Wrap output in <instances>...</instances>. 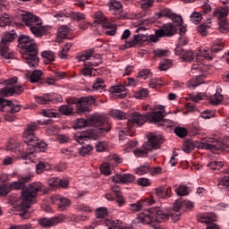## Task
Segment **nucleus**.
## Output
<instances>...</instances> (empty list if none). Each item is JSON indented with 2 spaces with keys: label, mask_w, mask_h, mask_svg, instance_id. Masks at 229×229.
<instances>
[{
  "label": "nucleus",
  "mask_w": 229,
  "mask_h": 229,
  "mask_svg": "<svg viewBox=\"0 0 229 229\" xmlns=\"http://www.w3.org/2000/svg\"><path fill=\"white\" fill-rule=\"evenodd\" d=\"M148 96H149V91L146 89H141L135 93L134 98L136 99H145Z\"/></svg>",
  "instance_id": "44"
},
{
  "label": "nucleus",
  "mask_w": 229,
  "mask_h": 229,
  "mask_svg": "<svg viewBox=\"0 0 229 229\" xmlns=\"http://www.w3.org/2000/svg\"><path fill=\"white\" fill-rule=\"evenodd\" d=\"M92 89L97 92H105V90H106V84L103 79L97 78L92 85Z\"/></svg>",
  "instance_id": "29"
},
{
  "label": "nucleus",
  "mask_w": 229,
  "mask_h": 229,
  "mask_svg": "<svg viewBox=\"0 0 229 229\" xmlns=\"http://www.w3.org/2000/svg\"><path fill=\"white\" fill-rule=\"evenodd\" d=\"M174 132L177 137H180L181 139H183V137H187V129L183 127H175Z\"/></svg>",
  "instance_id": "47"
},
{
  "label": "nucleus",
  "mask_w": 229,
  "mask_h": 229,
  "mask_svg": "<svg viewBox=\"0 0 229 229\" xmlns=\"http://www.w3.org/2000/svg\"><path fill=\"white\" fill-rule=\"evenodd\" d=\"M17 34L15 31L4 32L0 41V56L4 60H11L13 58V54L10 50V44L15 40Z\"/></svg>",
  "instance_id": "5"
},
{
  "label": "nucleus",
  "mask_w": 229,
  "mask_h": 229,
  "mask_svg": "<svg viewBox=\"0 0 229 229\" xmlns=\"http://www.w3.org/2000/svg\"><path fill=\"white\" fill-rule=\"evenodd\" d=\"M47 183L49 187H52V189H56L60 185V178L58 177H52L48 179Z\"/></svg>",
  "instance_id": "51"
},
{
  "label": "nucleus",
  "mask_w": 229,
  "mask_h": 229,
  "mask_svg": "<svg viewBox=\"0 0 229 229\" xmlns=\"http://www.w3.org/2000/svg\"><path fill=\"white\" fill-rule=\"evenodd\" d=\"M175 192L177 196H187L189 194V191L187 190V186L180 185L176 190Z\"/></svg>",
  "instance_id": "57"
},
{
  "label": "nucleus",
  "mask_w": 229,
  "mask_h": 229,
  "mask_svg": "<svg viewBox=\"0 0 229 229\" xmlns=\"http://www.w3.org/2000/svg\"><path fill=\"white\" fill-rule=\"evenodd\" d=\"M24 142L27 146L35 147L37 141L38 140V137L35 135V133H23Z\"/></svg>",
  "instance_id": "28"
},
{
  "label": "nucleus",
  "mask_w": 229,
  "mask_h": 229,
  "mask_svg": "<svg viewBox=\"0 0 229 229\" xmlns=\"http://www.w3.org/2000/svg\"><path fill=\"white\" fill-rule=\"evenodd\" d=\"M47 169H49V167L46 164H44V162H39L36 165V171L38 174H42V173H44V171H47Z\"/></svg>",
  "instance_id": "59"
},
{
  "label": "nucleus",
  "mask_w": 229,
  "mask_h": 229,
  "mask_svg": "<svg viewBox=\"0 0 229 229\" xmlns=\"http://www.w3.org/2000/svg\"><path fill=\"white\" fill-rule=\"evenodd\" d=\"M59 112L64 115H71L72 114V107L71 106H62L59 107Z\"/></svg>",
  "instance_id": "60"
},
{
  "label": "nucleus",
  "mask_w": 229,
  "mask_h": 229,
  "mask_svg": "<svg viewBox=\"0 0 229 229\" xmlns=\"http://www.w3.org/2000/svg\"><path fill=\"white\" fill-rule=\"evenodd\" d=\"M50 203L56 205L58 210L64 212L71 207V199L63 197L62 195H53L50 199Z\"/></svg>",
  "instance_id": "16"
},
{
  "label": "nucleus",
  "mask_w": 229,
  "mask_h": 229,
  "mask_svg": "<svg viewBox=\"0 0 229 229\" xmlns=\"http://www.w3.org/2000/svg\"><path fill=\"white\" fill-rule=\"evenodd\" d=\"M109 92L111 94H115L116 98H119L120 99H124L128 95V90H126L124 86H113L109 89Z\"/></svg>",
  "instance_id": "26"
},
{
  "label": "nucleus",
  "mask_w": 229,
  "mask_h": 229,
  "mask_svg": "<svg viewBox=\"0 0 229 229\" xmlns=\"http://www.w3.org/2000/svg\"><path fill=\"white\" fill-rule=\"evenodd\" d=\"M199 221L200 223H206L207 227L206 229H219V225L217 224L214 223V221H217V216L214 213H208L206 215H203Z\"/></svg>",
  "instance_id": "19"
},
{
  "label": "nucleus",
  "mask_w": 229,
  "mask_h": 229,
  "mask_svg": "<svg viewBox=\"0 0 229 229\" xmlns=\"http://www.w3.org/2000/svg\"><path fill=\"white\" fill-rule=\"evenodd\" d=\"M173 67V60L163 59L159 64V71H167Z\"/></svg>",
  "instance_id": "37"
},
{
  "label": "nucleus",
  "mask_w": 229,
  "mask_h": 229,
  "mask_svg": "<svg viewBox=\"0 0 229 229\" xmlns=\"http://www.w3.org/2000/svg\"><path fill=\"white\" fill-rule=\"evenodd\" d=\"M200 148L202 149H209L210 151H216V149H220V151H225L228 153L229 151V145L226 143H222L219 145L217 140L214 138H208L205 141L200 143Z\"/></svg>",
  "instance_id": "12"
},
{
  "label": "nucleus",
  "mask_w": 229,
  "mask_h": 229,
  "mask_svg": "<svg viewBox=\"0 0 229 229\" xmlns=\"http://www.w3.org/2000/svg\"><path fill=\"white\" fill-rule=\"evenodd\" d=\"M159 126H163V128H174V126H176V122L173 120L163 119L161 125Z\"/></svg>",
  "instance_id": "56"
},
{
  "label": "nucleus",
  "mask_w": 229,
  "mask_h": 229,
  "mask_svg": "<svg viewBox=\"0 0 229 229\" xmlns=\"http://www.w3.org/2000/svg\"><path fill=\"white\" fill-rule=\"evenodd\" d=\"M215 17H218L220 22H226V16L228 15V9L219 8L216 9L213 13Z\"/></svg>",
  "instance_id": "30"
},
{
  "label": "nucleus",
  "mask_w": 229,
  "mask_h": 229,
  "mask_svg": "<svg viewBox=\"0 0 229 229\" xmlns=\"http://www.w3.org/2000/svg\"><path fill=\"white\" fill-rule=\"evenodd\" d=\"M64 221H65V217H64V216H59L51 218H41L39 220V225L44 227L55 226V225H60V223H64Z\"/></svg>",
  "instance_id": "22"
},
{
  "label": "nucleus",
  "mask_w": 229,
  "mask_h": 229,
  "mask_svg": "<svg viewBox=\"0 0 229 229\" xmlns=\"http://www.w3.org/2000/svg\"><path fill=\"white\" fill-rule=\"evenodd\" d=\"M154 55L158 58H162V56H169V55H171V52L166 49H156L154 50Z\"/></svg>",
  "instance_id": "52"
},
{
  "label": "nucleus",
  "mask_w": 229,
  "mask_h": 229,
  "mask_svg": "<svg viewBox=\"0 0 229 229\" xmlns=\"http://www.w3.org/2000/svg\"><path fill=\"white\" fill-rule=\"evenodd\" d=\"M108 216V209L106 208H98L96 209V217L97 220L103 219V217H106Z\"/></svg>",
  "instance_id": "42"
},
{
  "label": "nucleus",
  "mask_w": 229,
  "mask_h": 229,
  "mask_svg": "<svg viewBox=\"0 0 229 229\" xmlns=\"http://www.w3.org/2000/svg\"><path fill=\"white\" fill-rule=\"evenodd\" d=\"M135 174H139L141 176L142 174H148L149 173V164L145 163L144 165H140L134 169Z\"/></svg>",
  "instance_id": "36"
},
{
  "label": "nucleus",
  "mask_w": 229,
  "mask_h": 229,
  "mask_svg": "<svg viewBox=\"0 0 229 229\" xmlns=\"http://www.w3.org/2000/svg\"><path fill=\"white\" fill-rule=\"evenodd\" d=\"M170 19L174 22V24H175L176 26H182V24H183V20L182 19V16H180L174 13H173Z\"/></svg>",
  "instance_id": "50"
},
{
  "label": "nucleus",
  "mask_w": 229,
  "mask_h": 229,
  "mask_svg": "<svg viewBox=\"0 0 229 229\" xmlns=\"http://www.w3.org/2000/svg\"><path fill=\"white\" fill-rule=\"evenodd\" d=\"M191 72L195 74V77L188 81L187 87L188 89H196V87H199L201 83H203V78H206L207 75L201 72V66L199 64H193L191 66Z\"/></svg>",
  "instance_id": "11"
},
{
  "label": "nucleus",
  "mask_w": 229,
  "mask_h": 229,
  "mask_svg": "<svg viewBox=\"0 0 229 229\" xmlns=\"http://www.w3.org/2000/svg\"><path fill=\"white\" fill-rule=\"evenodd\" d=\"M71 29L67 27V25H62L57 30V42L61 44L64 38H67V35H69Z\"/></svg>",
  "instance_id": "27"
},
{
  "label": "nucleus",
  "mask_w": 229,
  "mask_h": 229,
  "mask_svg": "<svg viewBox=\"0 0 229 229\" xmlns=\"http://www.w3.org/2000/svg\"><path fill=\"white\" fill-rule=\"evenodd\" d=\"M70 19H72V21H83L85 20V14L81 13H72L70 12Z\"/></svg>",
  "instance_id": "54"
},
{
  "label": "nucleus",
  "mask_w": 229,
  "mask_h": 229,
  "mask_svg": "<svg viewBox=\"0 0 229 229\" xmlns=\"http://www.w3.org/2000/svg\"><path fill=\"white\" fill-rule=\"evenodd\" d=\"M176 30H174V27L171 23H166L163 25L162 29L156 30V35L157 37H173Z\"/></svg>",
  "instance_id": "24"
},
{
  "label": "nucleus",
  "mask_w": 229,
  "mask_h": 229,
  "mask_svg": "<svg viewBox=\"0 0 229 229\" xmlns=\"http://www.w3.org/2000/svg\"><path fill=\"white\" fill-rule=\"evenodd\" d=\"M121 220H108L106 222L107 229H130V227L123 226Z\"/></svg>",
  "instance_id": "31"
},
{
  "label": "nucleus",
  "mask_w": 229,
  "mask_h": 229,
  "mask_svg": "<svg viewBox=\"0 0 229 229\" xmlns=\"http://www.w3.org/2000/svg\"><path fill=\"white\" fill-rule=\"evenodd\" d=\"M36 103L39 105H47L50 102L49 94H46L41 97H35Z\"/></svg>",
  "instance_id": "46"
},
{
  "label": "nucleus",
  "mask_w": 229,
  "mask_h": 229,
  "mask_svg": "<svg viewBox=\"0 0 229 229\" xmlns=\"http://www.w3.org/2000/svg\"><path fill=\"white\" fill-rule=\"evenodd\" d=\"M151 76V72L149 70L145 69L139 72L137 78H140L141 80H148Z\"/></svg>",
  "instance_id": "61"
},
{
  "label": "nucleus",
  "mask_w": 229,
  "mask_h": 229,
  "mask_svg": "<svg viewBox=\"0 0 229 229\" xmlns=\"http://www.w3.org/2000/svg\"><path fill=\"white\" fill-rule=\"evenodd\" d=\"M202 19V16L199 14V13H192L190 16V21L193 23V24H198Z\"/></svg>",
  "instance_id": "53"
},
{
  "label": "nucleus",
  "mask_w": 229,
  "mask_h": 229,
  "mask_svg": "<svg viewBox=\"0 0 229 229\" xmlns=\"http://www.w3.org/2000/svg\"><path fill=\"white\" fill-rule=\"evenodd\" d=\"M12 21H10V14L4 13L0 14V28L10 26Z\"/></svg>",
  "instance_id": "35"
},
{
  "label": "nucleus",
  "mask_w": 229,
  "mask_h": 229,
  "mask_svg": "<svg viewBox=\"0 0 229 229\" xmlns=\"http://www.w3.org/2000/svg\"><path fill=\"white\" fill-rule=\"evenodd\" d=\"M40 78H42V71L35 70L30 77V83H37L40 81Z\"/></svg>",
  "instance_id": "41"
},
{
  "label": "nucleus",
  "mask_w": 229,
  "mask_h": 229,
  "mask_svg": "<svg viewBox=\"0 0 229 229\" xmlns=\"http://www.w3.org/2000/svg\"><path fill=\"white\" fill-rule=\"evenodd\" d=\"M100 173L102 174H105L106 176H109V174H112V170H110V165L104 164L100 166Z\"/></svg>",
  "instance_id": "62"
},
{
  "label": "nucleus",
  "mask_w": 229,
  "mask_h": 229,
  "mask_svg": "<svg viewBox=\"0 0 229 229\" xmlns=\"http://www.w3.org/2000/svg\"><path fill=\"white\" fill-rule=\"evenodd\" d=\"M209 101L211 105H219V102L223 101V95L217 93V90H216V93L209 97Z\"/></svg>",
  "instance_id": "43"
},
{
  "label": "nucleus",
  "mask_w": 229,
  "mask_h": 229,
  "mask_svg": "<svg viewBox=\"0 0 229 229\" xmlns=\"http://www.w3.org/2000/svg\"><path fill=\"white\" fill-rule=\"evenodd\" d=\"M20 17L21 22H23L25 26H28L34 37L37 38H42V37H44V33L42 32L44 31V26H42V20L38 16L30 12L21 11Z\"/></svg>",
  "instance_id": "4"
},
{
  "label": "nucleus",
  "mask_w": 229,
  "mask_h": 229,
  "mask_svg": "<svg viewBox=\"0 0 229 229\" xmlns=\"http://www.w3.org/2000/svg\"><path fill=\"white\" fill-rule=\"evenodd\" d=\"M54 17H55V19H57V21H65V19H69L70 18V12H68L65 9H64L63 11L57 12L54 15Z\"/></svg>",
  "instance_id": "39"
},
{
  "label": "nucleus",
  "mask_w": 229,
  "mask_h": 229,
  "mask_svg": "<svg viewBox=\"0 0 229 229\" xmlns=\"http://www.w3.org/2000/svg\"><path fill=\"white\" fill-rule=\"evenodd\" d=\"M90 138L83 133H77L74 136V140H76V142H79V144H85V142H87V140H89Z\"/></svg>",
  "instance_id": "45"
},
{
  "label": "nucleus",
  "mask_w": 229,
  "mask_h": 229,
  "mask_svg": "<svg viewBox=\"0 0 229 229\" xmlns=\"http://www.w3.org/2000/svg\"><path fill=\"white\" fill-rule=\"evenodd\" d=\"M42 58H45V64H51V62H55V58L56 56L55 55V52L51 50H47L41 53Z\"/></svg>",
  "instance_id": "32"
},
{
  "label": "nucleus",
  "mask_w": 229,
  "mask_h": 229,
  "mask_svg": "<svg viewBox=\"0 0 229 229\" xmlns=\"http://www.w3.org/2000/svg\"><path fill=\"white\" fill-rule=\"evenodd\" d=\"M71 47H72V43H66L64 46L59 54V58H61V60H67V53H69V49H71Z\"/></svg>",
  "instance_id": "40"
},
{
  "label": "nucleus",
  "mask_w": 229,
  "mask_h": 229,
  "mask_svg": "<svg viewBox=\"0 0 229 229\" xmlns=\"http://www.w3.org/2000/svg\"><path fill=\"white\" fill-rule=\"evenodd\" d=\"M94 55V49H89L84 52L83 55H81L79 57V62H86L85 65L86 67H98L101 64V55H97L95 56H92ZM98 60V61H92V62H87L88 60Z\"/></svg>",
  "instance_id": "13"
},
{
  "label": "nucleus",
  "mask_w": 229,
  "mask_h": 229,
  "mask_svg": "<svg viewBox=\"0 0 229 229\" xmlns=\"http://www.w3.org/2000/svg\"><path fill=\"white\" fill-rule=\"evenodd\" d=\"M94 103H96V99L92 96L80 98L76 102L77 113L90 112V105H94Z\"/></svg>",
  "instance_id": "14"
},
{
  "label": "nucleus",
  "mask_w": 229,
  "mask_h": 229,
  "mask_svg": "<svg viewBox=\"0 0 229 229\" xmlns=\"http://www.w3.org/2000/svg\"><path fill=\"white\" fill-rule=\"evenodd\" d=\"M107 6L112 15H121L123 13V4L119 1H111L107 3Z\"/></svg>",
  "instance_id": "25"
},
{
  "label": "nucleus",
  "mask_w": 229,
  "mask_h": 229,
  "mask_svg": "<svg viewBox=\"0 0 229 229\" xmlns=\"http://www.w3.org/2000/svg\"><path fill=\"white\" fill-rule=\"evenodd\" d=\"M224 47L225 46L223 43H215L211 46V48L205 47L199 50V52L197 54V58H204V60L210 62L214 59V54L223 51Z\"/></svg>",
  "instance_id": "10"
},
{
  "label": "nucleus",
  "mask_w": 229,
  "mask_h": 229,
  "mask_svg": "<svg viewBox=\"0 0 229 229\" xmlns=\"http://www.w3.org/2000/svg\"><path fill=\"white\" fill-rule=\"evenodd\" d=\"M38 130V127L37 126V123H31L28 124L27 128H25L23 133H33V131H37Z\"/></svg>",
  "instance_id": "63"
},
{
  "label": "nucleus",
  "mask_w": 229,
  "mask_h": 229,
  "mask_svg": "<svg viewBox=\"0 0 229 229\" xmlns=\"http://www.w3.org/2000/svg\"><path fill=\"white\" fill-rule=\"evenodd\" d=\"M92 149V146L87 144L86 146L81 147L79 152L81 157H86V155H89V153L91 152Z\"/></svg>",
  "instance_id": "55"
},
{
  "label": "nucleus",
  "mask_w": 229,
  "mask_h": 229,
  "mask_svg": "<svg viewBox=\"0 0 229 229\" xmlns=\"http://www.w3.org/2000/svg\"><path fill=\"white\" fill-rule=\"evenodd\" d=\"M89 120L87 121L83 118H78L73 124V128L74 130H81V128H85V126H89Z\"/></svg>",
  "instance_id": "38"
},
{
  "label": "nucleus",
  "mask_w": 229,
  "mask_h": 229,
  "mask_svg": "<svg viewBox=\"0 0 229 229\" xmlns=\"http://www.w3.org/2000/svg\"><path fill=\"white\" fill-rule=\"evenodd\" d=\"M155 201L151 199H145L141 200H138L134 203L129 204V210L131 212H139L142 210L145 207H149V205H153Z\"/></svg>",
  "instance_id": "20"
},
{
  "label": "nucleus",
  "mask_w": 229,
  "mask_h": 229,
  "mask_svg": "<svg viewBox=\"0 0 229 229\" xmlns=\"http://www.w3.org/2000/svg\"><path fill=\"white\" fill-rule=\"evenodd\" d=\"M142 31H148V29L143 26H136L134 27V33H138L134 35V37L127 41L124 45L125 47L122 49H128L130 47H135L137 44L140 42H146L148 40V33H142Z\"/></svg>",
  "instance_id": "8"
},
{
  "label": "nucleus",
  "mask_w": 229,
  "mask_h": 229,
  "mask_svg": "<svg viewBox=\"0 0 229 229\" xmlns=\"http://www.w3.org/2000/svg\"><path fill=\"white\" fill-rule=\"evenodd\" d=\"M89 123L93 126L91 129V133L96 135L97 137H101V135H105V133H108L110 131V128L103 127V123H105V118L101 114H93L89 118Z\"/></svg>",
  "instance_id": "7"
},
{
  "label": "nucleus",
  "mask_w": 229,
  "mask_h": 229,
  "mask_svg": "<svg viewBox=\"0 0 229 229\" xmlns=\"http://www.w3.org/2000/svg\"><path fill=\"white\" fill-rule=\"evenodd\" d=\"M18 47L21 49V58L29 67H37L38 65V48L35 40L28 35H20L18 38Z\"/></svg>",
  "instance_id": "2"
},
{
  "label": "nucleus",
  "mask_w": 229,
  "mask_h": 229,
  "mask_svg": "<svg viewBox=\"0 0 229 229\" xmlns=\"http://www.w3.org/2000/svg\"><path fill=\"white\" fill-rule=\"evenodd\" d=\"M48 95L51 103H62V95H58L56 93H50Z\"/></svg>",
  "instance_id": "58"
},
{
  "label": "nucleus",
  "mask_w": 229,
  "mask_h": 229,
  "mask_svg": "<svg viewBox=\"0 0 229 229\" xmlns=\"http://www.w3.org/2000/svg\"><path fill=\"white\" fill-rule=\"evenodd\" d=\"M148 121V114H140L139 112H133L131 114L126 117L125 123L127 124L126 127H121L118 133H119V140L125 141L124 145L129 146L130 149H133L136 148L137 142L136 141H130L128 137H131L130 131H131L132 124H137V126H142L144 123Z\"/></svg>",
  "instance_id": "3"
},
{
  "label": "nucleus",
  "mask_w": 229,
  "mask_h": 229,
  "mask_svg": "<svg viewBox=\"0 0 229 229\" xmlns=\"http://www.w3.org/2000/svg\"><path fill=\"white\" fill-rule=\"evenodd\" d=\"M112 180L114 183H131L135 182V176L131 174H116Z\"/></svg>",
  "instance_id": "23"
},
{
  "label": "nucleus",
  "mask_w": 229,
  "mask_h": 229,
  "mask_svg": "<svg viewBox=\"0 0 229 229\" xmlns=\"http://www.w3.org/2000/svg\"><path fill=\"white\" fill-rule=\"evenodd\" d=\"M173 11L170 9H163L160 13H156L157 19H160V17H168V19H171L173 15Z\"/></svg>",
  "instance_id": "48"
},
{
  "label": "nucleus",
  "mask_w": 229,
  "mask_h": 229,
  "mask_svg": "<svg viewBox=\"0 0 229 229\" xmlns=\"http://www.w3.org/2000/svg\"><path fill=\"white\" fill-rule=\"evenodd\" d=\"M0 112H8L9 114H16L21 112V105L15 104L11 100L0 98Z\"/></svg>",
  "instance_id": "17"
},
{
  "label": "nucleus",
  "mask_w": 229,
  "mask_h": 229,
  "mask_svg": "<svg viewBox=\"0 0 229 229\" xmlns=\"http://www.w3.org/2000/svg\"><path fill=\"white\" fill-rule=\"evenodd\" d=\"M165 116V106L162 105H156L154 106V111L151 113H147V121L148 123H157L160 126Z\"/></svg>",
  "instance_id": "9"
},
{
  "label": "nucleus",
  "mask_w": 229,
  "mask_h": 229,
  "mask_svg": "<svg viewBox=\"0 0 229 229\" xmlns=\"http://www.w3.org/2000/svg\"><path fill=\"white\" fill-rule=\"evenodd\" d=\"M160 144H162V135L151 133L148 137V140L146 141L142 146L146 151H155L160 148Z\"/></svg>",
  "instance_id": "15"
},
{
  "label": "nucleus",
  "mask_w": 229,
  "mask_h": 229,
  "mask_svg": "<svg viewBox=\"0 0 229 229\" xmlns=\"http://www.w3.org/2000/svg\"><path fill=\"white\" fill-rule=\"evenodd\" d=\"M174 53L181 56L182 62H192L194 60V52L192 50H183L182 47H176Z\"/></svg>",
  "instance_id": "21"
},
{
  "label": "nucleus",
  "mask_w": 229,
  "mask_h": 229,
  "mask_svg": "<svg viewBox=\"0 0 229 229\" xmlns=\"http://www.w3.org/2000/svg\"><path fill=\"white\" fill-rule=\"evenodd\" d=\"M218 30L220 33H228L229 31V23L226 21H224L220 23V26L218 27Z\"/></svg>",
  "instance_id": "64"
},
{
  "label": "nucleus",
  "mask_w": 229,
  "mask_h": 229,
  "mask_svg": "<svg viewBox=\"0 0 229 229\" xmlns=\"http://www.w3.org/2000/svg\"><path fill=\"white\" fill-rule=\"evenodd\" d=\"M208 30H210V25H208V23H203L198 27V31L200 33V35H202V37L207 36Z\"/></svg>",
  "instance_id": "49"
},
{
  "label": "nucleus",
  "mask_w": 229,
  "mask_h": 229,
  "mask_svg": "<svg viewBox=\"0 0 229 229\" xmlns=\"http://www.w3.org/2000/svg\"><path fill=\"white\" fill-rule=\"evenodd\" d=\"M95 17L96 19H98L100 22H102V28H104V30H108L106 31V35H109L110 37H113V35H115V31L117 30L115 28V25L112 23H108L106 21V17H105V14L102 12L96 13Z\"/></svg>",
  "instance_id": "18"
},
{
  "label": "nucleus",
  "mask_w": 229,
  "mask_h": 229,
  "mask_svg": "<svg viewBox=\"0 0 229 229\" xmlns=\"http://www.w3.org/2000/svg\"><path fill=\"white\" fill-rule=\"evenodd\" d=\"M35 157H37V151H35V148L27 150L21 155V158L23 160H30V162H34Z\"/></svg>",
  "instance_id": "33"
},
{
  "label": "nucleus",
  "mask_w": 229,
  "mask_h": 229,
  "mask_svg": "<svg viewBox=\"0 0 229 229\" xmlns=\"http://www.w3.org/2000/svg\"><path fill=\"white\" fill-rule=\"evenodd\" d=\"M30 182H31V174L21 175L17 181L9 183L11 191H21V203L20 208L22 212L19 216L23 219L30 217L26 210L35 203L37 194L44 191V184L42 182H33L26 186V183H30Z\"/></svg>",
  "instance_id": "1"
},
{
  "label": "nucleus",
  "mask_w": 229,
  "mask_h": 229,
  "mask_svg": "<svg viewBox=\"0 0 229 229\" xmlns=\"http://www.w3.org/2000/svg\"><path fill=\"white\" fill-rule=\"evenodd\" d=\"M110 115L111 117H114V119H119V120H124L126 121V114H124L123 112H122L121 110H118V109H112L110 111Z\"/></svg>",
  "instance_id": "34"
},
{
  "label": "nucleus",
  "mask_w": 229,
  "mask_h": 229,
  "mask_svg": "<svg viewBox=\"0 0 229 229\" xmlns=\"http://www.w3.org/2000/svg\"><path fill=\"white\" fill-rule=\"evenodd\" d=\"M17 77H12L4 81L5 87L0 89V96L4 98H11V96H17L22 94V86L17 81Z\"/></svg>",
  "instance_id": "6"
}]
</instances>
